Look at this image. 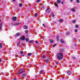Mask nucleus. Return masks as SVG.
<instances>
[{
	"label": "nucleus",
	"mask_w": 80,
	"mask_h": 80,
	"mask_svg": "<svg viewBox=\"0 0 80 80\" xmlns=\"http://www.w3.org/2000/svg\"><path fill=\"white\" fill-rule=\"evenodd\" d=\"M57 57L58 60H62L63 57V54L62 53H58L57 55Z\"/></svg>",
	"instance_id": "nucleus-1"
},
{
	"label": "nucleus",
	"mask_w": 80,
	"mask_h": 80,
	"mask_svg": "<svg viewBox=\"0 0 80 80\" xmlns=\"http://www.w3.org/2000/svg\"><path fill=\"white\" fill-rule=\"evenodd\" d=\"M22 69H21L20 70V72H18V74H22V73H23V72H25V71H22Z\"/></svg>",
	"instance_id": "nucleus-2"
},
{
	"label": "nucleus",
	"mask_w": 80,
	"mask_h": 80,
	"mask_svg": "<svg viewBox=\"0 0 80 80\" xmlns=\"http://www.w3.org/2000/svg\"><path fill=\"white\" fill-rule=\"evenodd\" d=\"M21 35V34L19 32L17 33L16 34V37H20Z\"/></svg>",
	"instance_id": "nucleus-3"
},
{
	"label": "nucleus",
	"mask_w": 80,
	"mask_h": 80,
	"mask_svg": "<svg viewBox=\"0 0 80 80\" xmlns=\"http://www.w3.org/2000/svg\"><path fill=\"white\" fill-rule=\"evenodd\" d=\"M25 36H23L22 37H21V40H25Z\"/></svg>",
	"instance_id": "nucleus-4"
},
{
	"label": "nucleus",
	"mask_w": 80,
	"mask_h": 80,
	"mask_svg": "<svg viewBox=\"0 0 80 80\" xmlns=\"http://www.w3.org/2000/svg\"><path fill=\"white\" fill-rule=\"evenodd\" d=\"M12 20L13 21H15L17 20V17H13L12 18Z\"/></svg>",
	"instance_id": "nucleus-5"
},
{
	"label": "nucleus",
	"mask_w": 80,
	"mask_h": 80,
	"mask_svg": "<svg viewBox=\"0 0 80 80\" xmlns=\"http://www.w3.org/2000/svg\"><path fill=\"white\" fill-rule=\"evenodd\" d=\"M57 3H58V4L61 3V1H60V0H57Z\"/></svg>",
	"instance_id": "nucleus-6"
},
{
	"label": "nucleus",
	"mask_w": 80,
	"mask_h": 80,
	"mask_svg": "<svg viewBox=\"0 0 80 80\" xmlns=\"http://www.w3.org/2000/svg\"><path fill=\"white\" fill-rule=\"evenodd\" d=\"M19 24H20V23H15L13 25L14 26H16V25H19Z\"/></svg>",
	"instance_id": "nucleus-7"
},
{
	"label": "nucleus",
	"mask_w": 80,
	"mask_h": 80,
	"mask_svg": "<svg viewBox=\"0 0 80 80\" xmlns=\"http://www.w3.org/2000/svg\"><path fill=\"white\" fill-rule=\"evenodd\" d=\"M70 35V32H67V36H69V35Z\"/></svg>",
	"instance_id": "nucleus-8"
},
{
	"label": "nucleus",
	"mask_w": 80,
	"mask_h": 80,
	"mask_svg": "<svg viewBox=\"0 0 80 80\" xmlns=\"http://www.w3.org/2000/svg\"><path fill=\"white\" fill-rule=\"evenodd\" d=\"M28 43H33V40L32 41H30L28 42Z\"/></svg>",
	"instance_id": "nucleus-9"
},
{
	"label": "nucleus",
	"mask_w": 80,
	"mask_h": 80,
	"mask_svg": "<svg viewBox=\"0 0 80 80\" xmlns=\"http://www.w3.org/2000/svg\"><path fill=\"white\" fill-rule=\"evenodd\" d=\"M67 73H68V75H70V73H71V72L70 71H68L67 72Z\"/></svg>",
	"instance_id": "nucleus-10"
},
{
	"label": "nucleus",
	"mask_w": 80,
	"mask_h": 80,
	"mask_svg": "<svg viewBox=\"0 0 80 80\" xmlns=\"http://www.w3.org/2000/svg\"><path fill=\"white\" fill-rule=\"evenodd\" d=\"M71 11H72V12H75V9H74V8H72L71 9Z\"/></svg>",
	"instance_id": "nucleus-11"
},
{
	"label": "nucleus",
	"mask_w": 80,
	"mask_h": 80,
	"mask_svg": "<svg viewBox=\"0 0 80 80\" xmlns=\"http://www.w3.org/2000/svg\"><path fill=\"white\" fill-rule=\"evenodd\" d=\"M43 72V71L41 70L40 71L39 73L40 74H42V73Z\"/></svg>",
	"instance_id": "nucleus-12"
},
{
	"label": "nucleus",
	"mask_w": 80,
	"mask_h": 80,
	"mask_svg": "<svg viewBox=\"0 0 80 80\" xmlns=\"http://www.w3.org/2000/svg\"><path fill=\"white\" fill-rule=\"evenodd\" d=\"M75 28H79V26H78L77 25H75Z\"/></svg>",
	"instance_id": "nucleus-13"
},
{
	"label": "nucleus",
	"mask_w": 80,
	"mask_h": 80,
	"mask_svg": "<svg viewBox=\"0 0 80 80\" xmlns=\"http://www.w3.org/2000/svg\"><path fill=\"white\" fill-rule=\"evenodd\" d=\"M54 5L56 7H58V4H57V3L56 2L54 3Z\"/></svg>",
	"instance_id": "nucleus-14"
},
{
	"label": "nucleus",
	"mask_w": 80,
	"mask_h": 80,
	"mask_svg": "<svg viewBox=\"0 0 80 80\" xmlns=\"http://www.w3.org/2000/svg\"><path fill=\"white\" fill-rule=\"evenodd\" d=\"M60 42L62 43H64V41H63L62 39H61Z\"/></svg>",
	"instance_id": "nucleus-15"
},
{
	"label": "nucleus",
	"mask_w": 80,
	"mask_h": 80,
	"mask_svg": "<svg viewBox=\"0 0 80 80\" xmlns=\"http://www.w3.org/2000/svg\"><path fill=\"white\" fill-rule=\"evenodd\" d=\"M23 28L24 29H27V27L26 26H24Z\"/></svg>",
	"instance_id": "nucleus-16"
},
{
	"label": "nucleus",
	"mask_w": 80,
	"mask_h": 80,
	"mask_svg": "<svg viewBox=\"0 0 80 80\" xmlns=\"http://www.w3.org/2000/svg\"><path fill=\"white\" fill-rule=\"evenodd\" d=\"M26 42H29V39L28 38H27L26 39Z\"/></svg>",
	"instance_id": "nucleus-17"
},
{
	"label": "nucleus",
	"mask_w": 80,
	"mask_h": 80,
	"mask_svg": "<svg viewBox=\"0 0 80 80\" xmlns=\"http://www.w3.org/2000/svg\"><path fill=\"white\" fill-rule=\"evenodd\" d=\"M50 42L51 43H53V40L50 39Z\"/></svg>",
	"instance_id": "nucleus-18"
},
{
	"label": "nucleus",
	"mask_w": 80,
	"mask_h": 80,
	"mask_svg": "<svg viewBox=\"0 0 80 80\" xmlns=\"http://www.w3.org/2000/svg\"><path fill=\"white\" fill-rule=\"evenodd\" d=\"M25 76H26V75H25V74H23L22 75V77H25Z\"/></svg>",
	"instance_id": "nucleus-19"
},
{
	"label": "nucleus",
	"mask_w": 80,
	"mask_h": 80,
	"mask_svg": "<svg viewBox=\"0 0 80 80\" xmlns=\"http://www.w3.org/2000/svg\"><path fill=\"white\" fill-rule=\"evenodd\" d=\"M31 55H32V53H28V56H31Z\"/></svg>",
	"instance_id": "nucleus-20"
},
{
	"label": "nucleus",
	"mask_w": 80,
	"mask_h": 80,
	"mask_svg": "<svg viewBox=\"0 0 80 80\" xmlns=\"http://www.w3.org/2000/svg\"><path fill=\"white\" fill-rule=\"evenodd\" d=\"M2 48V42H1L0 44V48Z\"/></svg>",
	"instance_id": "nucleus-21"
},
{
	"label": "nucleus",
	"mask_w": 80,
	"mask_h": 80,
	"mask_svg": "<svg viewBox=\"0 0 80 80\" xmlns=\"http://www.w3.org/2000/svg\"><path fill=\"white\" fill-rule=\"evenodd\" d=\"M17 45L18 47H19V46L20 45V42H18L17 43Z\"/></svg>",
	"instance_id": "nucleus-22"
},
{
	"label": "nucleus",
	"mask_w": 80,
	"mask_h": 80,
	"mask_svg": "<svg viewBox=\"0 0 80 80\" xmlns=\"http://www.w3.org/2000/svg\"><path fill=\"white\" fill-rule=\"evenodd\" d=\"M45 62H46L47 63H48V59H45Z\"/></svg>",
	"instance_id": "nucleus-23"
},
{
	"label": "nucleus",
	"mask_w": 80,
	"mask_h": 80,
	"mask_svg": "<svg viewBox=\"0 0 80 80\" xmlns=\"http://www.w3.org/2000/svg\"><path fill=\"white\" fill-rule=\"evenodd\" d=\"M34 16H35L36 17H37V13H36L34 14Z\"/></svg>",
	"instance_id": "nucleus-24"
},
{
	"label": "nucleus",
	"mask_w": 80,
	"mask_h": 80,
	"mask_svg": "<svg viewBox=\"0 0 80 80\" xmlns=\"http://www.w3.org/2000/svg\"><path fill=\"white\" fill-rule=\"evenodd\" d=\"M59 22H63V20L62 19H60L59 20Z\"/></svg>",
	"instance_id": "nucleus-25"
},
{
	"label": "nucleus",
	"mask_w": 80,
	"mask_h": 80,
	"mask_svg": "<svg viewBox=\"0 0 80 80\" xmlns=\"http://www.w3.org/2000/svg\"><path fill=\"white\" fill-rule=\"evenodd\" d=\"M28 31L27 30V31H25V32L26 33H28Z\"/></svg>",
	"instance_id": "nucleus-26"
},
{
	"label": "nucleus",
	"mask_w": 80,
	"mask_h": 80,
	"mask_svg": "<svg viewBox=\"0 0 80 80\" xmlns=\"http://www.w3.org/2000/svg\"><path fill=\"white\" fill-rule=\"evenodd\" d=\"M56 45H57V44H54L52 46L53 47H55V46H56Z\"/></svg>",
	"instance_id": "nucleus-27"
},
{
	"label": "nucleus",
	"mask_w": 80,
	"mask_h": 80,
	"mask_svg": "<svg viewBox=\"0 0 80 80\" xmlns=\"http://www.w3.org/2000/svg\"><path fill=\"white\" fill-rule=\"evenodd\" d=\"M75 32H78V30L77 29H76L74 30Z\"/></svg>",
	"instance_id": "nucleus-28"
},
{
	"label": "nucleus",
	"mask_w": 80,
	"mask_h": 80,
	"mask_svg": "<svg viewBox=\"0 0 80 80\" xmlns=\"http://www.w3.org/2000/svg\"><path fill=\"white\" fill-rule=\"evenodd\" d=\"M22 3H20L19 4V6L20 7H22Z\"/></svg>",
	"instance_id": "nucleus-29"
},
{
	"label": "nucleus",
	"mask_w": 80,
	"mask_h": 80,
	"mask_svg": "<svg viewBox=\"0 0 80 80\" xmlns=\"http://www.w3.org/2000/svg\"><path fill=\"white\" fill-rule=\"evenodd\" d=\"M76 2L77 3H80V1H79V0H76Z\"/></svg>",
	"instance_id": "nucleus-30"
},
{
	"label": "nucleus",
	"mask_w": 80,
	"mask_h": 80,
	"mask_svg": "<svg viewBox=\"0 0 80 80\" xmlns=\"http://www.w3.org/2000/svg\"><path fill=\"white\" fill-rule=\"evenodd\" d=\"M52 15L53 17H55V15H54V14H53V13H52Z\"/></svg>",
	"instance_id": "nucleus-31"
},
{
	"label": "nucleus",
	"mask_w": 80,
	"mask_h": 80,
	"mask_svg": "<svg viewBox=\"0 0 80 80\" xmlns=\"http://www.w3.org/2000/svg\"><path fill=\"white\" fill-rule=\"evenodd\" d=\"M75 22H76L75 20H73V21H72V23H75Z\"/></svg>",
	"instance_id": "nucleus-32"
},
{
	"label": "nucleus",
	"mask_w": 80,
	"mask_h": 80,
	"mask_svg": "<svg viewBox=\"0 0 80 80\" xmlns=\"http://www.w3.org/2000/svg\"><path fill=\"white\" fill-rule=\"evenodd\" d=\"M49 9H50V8H47L46 9V10L45 11V12H47V10H49Z\"/></svg>",
	"instance_id": "nucleus-33"
},
{
	"label": "nucleus",
	"mask_w": 80,
	"mask_h": 80,
	"mask_svg": "<svg viewBox=\"0 0 80 80\" xmlns=\"http://www.w3.org/2000/svg\"><path fill=\"white\" fill-rule=\"evenodd\" d=\"M20 53L21 54H23V51H21Z\"/></svg>",
	"instance_id": "nucleus-34"
},
{
	"label": "nucleus",
	"mask_w": 80,
	"mask_h": 80,
	"mask_svg": "<svg viewBox=\"0 0 80 80\" xmlns=\"http://www.w3.org/2000/svg\"><path fill=\"white\" fill-rule=\"evenodd\" d=\"M39 2H40V0H37L36 1V2H37V3H38Z\"/></svg>",
	"instance_id": "nucleus-35"
},
{
	"label": "nucleus",
	"mask_w": 80,
	"mask_h": 80,
	"mask_svg": "<svg viewBox=\"0 0 80 80\" xmlns=\"http://www.w3.org/2000/svg\"><path fill=\"white\" fill-rule=\"evenodd\" d=\"M45 58V56H42V58Z\"/></svg>",
	"instance_id": "nucleus-36"
},
{
	"label": "nucleus",
	"mask_w": 80,
	"mask_h": 80,
	"mask_svg": "<svg viewBox=\"0 0 80 80\" xmlns=\"http://www.w3.org/2000/svg\"><path fill=\"white\" fill-rule=\"evenodd\" d=\"M72 59H73V60H75V58L74 57H72Z\"/></svg>",
	"instance_id": "nucleus-37"
},
{
	"label": "nucleus",
	"mask_w": 80,
	"mask_h": 80,
	"mask_svg": "<svg viewBox=\"0 0 80 80\" xmlns=\"http://www.w3.org/2000/svg\"><path fill=\"white\" fill-rule=\"evenodd\" d=\"M2 22H1V23H0V27H2Z\"/></svg>",
	"instance_id": "nucleus-38"
},
{
	"label": "nucleus",
	"mask_w": 80,
	"mask_h": 80,
	"mask_svg": "<svg viewBox=\"0 0 80 80\" xmlns=\"http://www.w3.org/2000/svg\"><path fill=\"white\" fill-rule=\"evenodd\" d=\"M15 56L16 57H18V55H15Z\"/></svg>",
	"instance_id": "nucleus-39"
},
{
	"label": "nucleus",
	"mask_w": 80,
	"mask_h": 80,
	"mask_svg": "<svg viewBox=\"0 0 80 80\" xmlns=\"http://www.w3.org/2000/svg\"><path fill=\"white\" fill-rule=\"evenodd\" d=\"M59 63V62H56V64H57V65H58Z\"/></svg>",
	"instance_id": "nucleus-40"
},
{
	"label": "nucleus",
	"mask_w": 80,
	"mask_h": 80,
	"mask_svg": "<svg viewBox=\"0 0 80 80\" xmlns=\"http://www.w3.org/2000/svg\"><path fill=\"white\" fill-rule=\"evenodd\" d=\"M62 4H63V1H62L61 2Z\"/></svg>",
	"instance_id": "nucleus-41"
},
{
	"label": "nucleus",
	"mask_w": 80,
	"mask_h": 80,
	"mask_svg": "<svg viewBox=\"0 0 80 80\" xmlns=\"http://www.w3.org/2000/svg\"><path fill=\"white\" fill-rule=\"evenodd\" d=\"M43 26H44V27H45V24H43Z\"/></svg>",
	"instance_id": "nucleus-42"
},
{
	"label": "nucleus",
	"mask_w": 80,
	"mask_h": 80,
	"mask_svg": "<svg viewBox=\"0 0 80 80\" xmlns=\"http://www.w3.org/2000/svg\"><path fill=\"white\" fill-rule=\"evenodd\" d=\"M36 43H38V41H36Z\"/></svg>",
	"instance_id": "nucleus-43"
},
{
	"label": "nucleus",
	"mask_w": 80,
	"mask_h": 80,
	"mask_svg": "<svg viewBox=\"0 0 80 80\" xmlns=\"http://www.w3.org/2000/svg\"><path fill=\"white\" fill-rule=\"evenodd\" d=\"M22 57H23L24 56V54H23H23H22Z\"/></svg>",
	"instance_id": "nucleus-44"
},
{
	"label": "nucleus",
	"mask_w": 80,
	"mask_h": 80,
	"mask_svg": "<svg viewBox=\"0 0 80 80\" xmlns=\"http://www.w3.org/2000/svg\"><path fill=\"white\" fill-rule=\"evenodd\" d=\"M38 75H36V76H35V77H38Z\"/></svg>",
	"instance_id": "nucleus-45"
},
{
	"label": "nucleus",
	"mask_w": 80,
	"mask_h": 80,
	"mask_svg": "<svg viewBox=\"0 0 80 80\" xmlns=\"http://www.w3.org/2000/svg\"><path fill=\"white\" fill-rule=\"evenodd\" d=\"M58 37H59V36H57V38H58Z\"/></svg>",
	"instance_id": "nucleus-46"
},
{
	"label": "nucleus",
	"mask_w": 80,
	"mask_h": 80,
	"mask_svg": "<svg viewBox=\"0 0 80 80\" xmlns=\"http://www.w3.org/2000/svg\"><path fill=\"white\" fill-rule=\"evenodd\" d=\"M0 30H2V27H0Z\"/></svg>",
	"instance_id": "nucleus-47"
},
{
	"label": "nucleus",
	"mask_w": 80,
	"mask_h": 80,
	"mask_svg": "<svg viewBox=\"0 0 80 80\" xmlns=\"http://www.w3.org/2000/svg\"><path fill=\"white\" fill-rule=\"evenodd\" d=\"M2 62V60H1V58H0V62Z\"/></svg>",
	"instance_id": "nucleus-48"
},
{
	"label": "nucleus",
	"mask_w": 80,
	"mask_h": 80,
	"mask_svg": "<svg viewBox=\"0 0 80 80\" xmlns=\"http://www.w3.org/2000/svg\"><path fill=\"white\" fill-rule=\"evenodd\" d=\"M57 41H58V38H57Z\"/></svg>",
	"instance_id": "nucleus-49"
},
{
	"label": "nucleus",
	"mask_w": 80,
	"mask_h": 80,
	"mask_svg": "<svg viewBox=\"0 0 80 80\" xmlns=\"http://www.w3.org/2000/svg\"><path fill=\"white\" fill-rule=\"evenodd\" d=\"M71 1V2H73V0H70Z\"/></svg>",
	"instance_id": "nucleus-50"
},
{
	"label": "nucleus",
	"mask_w": 80,
	"mask_h": 80,
	"mask_svg": "<svg viewBox=\"0 0 80 80\" xmlns=\"http://www.w3.org/2000/svg\"><path fill=\"white\" fill-rule=\"evenodd\" d=\"M21 45H23V43H22Z\"/></svg>",
	"instance_id": "nucleus-51"
},
{
	"label": "nucleus",
	"mask_w": 80,
	"mask_h": 80,
	"mask_svg": "<svg viewBox=\"0 0 80 80\" xmlns=\"http://www.w3.org/2000/svg\"><path fill=\"white\" fill-rule=\"evenodd\" d=\"M50 11H48V13H50Z\"/></svg>",
	"instance_id": "nucleus-52"
},
{
	"label": "nucleus",
	"mask_w": 80,
	"mask_h": 80,
	"mask_svg": "<svg viewBox=\"0 0 80 80\" xmlns=\"http://www.w3.org/2000/svg\"><path fill=\"white\" fill-rule=\"evenodd\" d=\"M14 80H16V78H14Z\"/></svg>",
	"instance_id": "nucleus-53"
},
{
	"label": "nucleus",
	"mask_w": 80,
	"mask_h": 80,
	"mask_svg": "<svg viewBox=\"0 0 80 80\" xmlns=\"http://www.w3.org/2000/svg\"><path fill=\"white\" fill-rule=\"evenodd\" d=\"M16 0H13V2H15Z\"/></svg>",
	"instance_id": "nucleus-54"
},
{
	"label": "nucleus",
	"mask_w": 80,
	"mask_h": 80,
	"mask_svg": "<svg viewBox=\"0 0 80 80\" xmlns=\"http://www.w3.org/2000/svg\"><path fill=\"white\" fill-rule=\"evenodd\" d=\"M78 79L79 80H80V78H78Z\"/></svg>",
	"instance_id": "nucleus-55"
},
{
	"label": "nucleus",
	"mask_w": 80,
	"mask_h": 80,
	"mask_svg": "<svg viewBox=\"0 0 80 80\" xmlns=\"http://www.w3.org/2000/svg\"><path fill=\"white\" fill-rule=\"evenodd\" d=\"M62 78V79H63L64 78Z\"/></svg>",
	"instance_id": "nucleus-56"
},
{
	"label": "nucleus",
	"mask_w": 80,
	"mask_h": 80,
	"mask_svg": "<svg viewBox=\"0 0 80 80\" xmlns=\"http://www.w3.org/2000/svg\"><path fill=\"white\" fill-rule=\"evenodd\" d=\"M79 42H80V39L79 40Z\"/></svg>",
	"instance_id": "nucleus-57"
}]
</instances>
